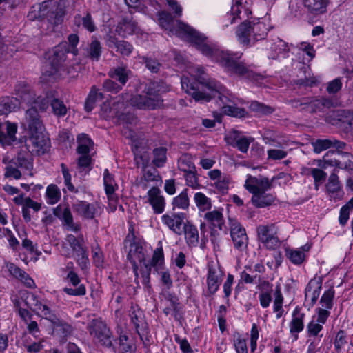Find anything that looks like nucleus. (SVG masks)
Masks as SVG:
<instances>
[{
  "mask_svg": "<svg viewBox=\"0 0 353 353\" xmlns=\"http://www.w3.org/2000/svg\"><path fill=\"white\" fill-rule=\"evenodd\" d=\"M65 241L74 252H79L82 250L83 248H85V240L82 234H80L77 236L71 234H68L65 237Z\"/></svg>",
  "mask_w": 353,
  "mask_h": 353,
  "instance_id": "obj_55",
  "label": "nucleus"
},
{
  "mask_svg": "<svg viewBox=\"0 0 353 353\" xmlns=\"http://www.w3.org/2000/svg\"><path fill=\"white\" fill-rule=\"evenodd\" d=\"M201 79V83L208 88L210 93L200 91L197 83L194 81L192 82L188 77H183L181 80L182 89L190 94L196 101L208 102L213 97L217 98L219 100V94L227 90L226 89H222L221 83L214 79L208 77H202Z\"/></svg>",
  "mask_w": 353,
  "mask_h": 353,
  "instance_id": "obj_4",
  "label": "nucleus"
},
{
  "mask_svg": "<svg viewBox=\"0 0 353 353\" xmlns=\"http://www.w3.org/2000/svg\"><path fill=\"white\" fill-rule=\"evenodd\" d=\"M285 256L290 262L296 265H299L303 263L305 259V254L303 250L298 249H291L286 248L285 249Z\"/></svg>",
  "mask_w": 353,
  "mask_h": 353,
  "instance_id": "obj_54",
  "label": "nucleus"
},
{
  "mask_svg": "<svg viewBox=\"0 0 353 353\" xmlns=\"http://www.w3.org/2000/svg\"><path fill=\"white\" fill-rule=\"evenodd\" d=\"M305 314L302 312L301 307L296 306L292 312V320L289 323L290 333L294 341L299 339V334L304 330V319Z\"/></svg>",
  "mask_w": 353,
  "mask_h": 353,
  "instance_id": "obj_25",
  "label": "nucleus"
},
{
  "mask_svg": "<svg viewBox=\"0 0 353 353\" xmlns=\"http://www.w3.org/2000/svg\"><path fill=\"white\" fill-rule=\"evenodd\" d=\"M233 3L231 7L230 13H227V15L225 17V20L228 22L224 24V26H228L229 23L232 24L236 22V19H241V9L242 8V1L243 0H232Z\"/></svg>",
  "mask_w": 353,
  "mask_h": 353,
  "instance_id": "obj_52",
  "label": "nucleus"
},
{
  "mask_svg": "<svg viewBox=\"0 0 353 353\" xmlns=\"http://www.w3.org/2000/svg\"><path fill=\"white\" fill-rule=\"evenodd\" d=\"M304 174L312 176L314 179V189L319 190V186L326 180L327 173L319 168H305L303 170Z\"/></svg>",
  "mask_w": 353,
  "mask_h": 353,
  "instance_id": "obj_42",
  "label": "nucleus"
},
{
  "mask_svg": "<svg viewBox=\"0 0 353 353\" xmlns=\"http://www.w3.org/2000/svg\"><path fill=\"white\" fill-rule=\"evenodd\" d=\"M347 343V334L343 330H340L336 334L334 340V347L336 353H341L343 348Z\"/></svg>",
  "mask_w": 353,
  "mask_h": 353,
  "instance_id": "obj_63",
  "label": "nucleus"
},
{
  "mask_svg": "<svg viewBox=\"0 0 353 353\" xmlns=\"http://www.w3.org/2000/svg\"><path fill=\"white\" fill-rule=\"evenodd\" d=\"M268 190H262L252 194L251 202L256 208H261L271 205L275 200L273 194L267 193Z\"/></svg>",
  "mask_w": 353,
  "mask_h": 353,
  "instance_id": "obj_34",
  "label": "nucleus"
},
{
  "mask_svg": "<svg viewBox=\"0 0 353 353\" xmlns=\"http://www.w3.org/2000/svg\"><path fill=\"white\" fill-rule=\"evenodd\" d=\"M194 201L199 210V216H202V214L211 210L212 207L211 199L201 192H198L194 194Z\"/></svg>",
  "mask_w": 353,
  "mask_h": 353,
  "instance_id": "obj_41",
  "label": "nucleus"
},
{
  "mask_svg": "<svg viewBox=\"0 0 353 353\" xmlns=\"http://www.w3.org/2000/svg\"><path fill=\"white\" fill-rule=\"evenodd\" d=\"M87 57L92 61H98L101 56L102 48L101 43L96 39L92 38L91 42L86 48Z\"/></svg>",
  "mask_w": 353,
  "mask_h": 353,
  "instance_id": "obj_53",
  "label": "nucleus"
},
{
  "mask_svg": "<svg viewBox=\"0 0 353 353\" xmlns=\"http://www.w3.org/2000/svg\"><path fill=\"white\" fill-rule=\"evenodd\" d=\"M103 94L99 92L95 86H92L85 102V110L88 112H91L94 108L96 102L103 100Z\"/></svg>",
  "mask_w": 353,
  "mask_h": 353,
  "instance_id": "obj_47",
  "label": "nucleus"
},
{
  "mask_svg": "<svg viewBox=\"0 0 353 353\" xmlns=\"http://www.w3.org/2000/svg\"><path fill=\"white\" fill-rule=\"evenodd\" d=\"M233 345L236 353H248L247 339L239 332L233 335Z\"/></svg>",
  "mask_w": 353,
  "mask_h": 353,
  "instance_id": "obj_62",
  "label": "nucleus"
},
{
  "mask_svg": "<svg viewBox=\"0 0 353 353\" xmlns=\"http://www.w3.org/2000/svg\"><path fill=\"white\" fill-rule=\"evenodd\" d=\"M232 177L227 174H224L219 180L214 181L212 186L214 187L218 193L226 194L229 190L230 184L232 183Z\"/></svg>",
  "mask_w": 353,
  "mask_h": 353,
  "instance_id": "obj_59",
  "label": "nucleus"
},
{
  "mask_svg": "<svg viewBox=\"0 0 353 353\" xmlns=\"http://www.w3.org/2000/svg\"><path fill=\"white\" fill-rule=\"evenodd\" d=\"M74 23L78 27L82 25V26L90 32H93L97 29L92 15L89 12H87L83 17H81L80 14H77L74 18Z\"/></svg>",
  "mask_w": 353,
  "mask_h": 353,
  "instance_id": "obj_48",
  "label": "nucleus"
},
{
  "mask_svg": "<svg viewBox=\"0 0 353 353\" xmlns=\"http://www.w3.org/2000/svg\"><path fill=\"white\" fill-rule=\"evenodd\" d=\"M53 214L62 222L63 225L73 219L69 204L67 203L58 205L54 208Z\"/></svg>",
  "mask_w": 353,
  "mask_h": 353,
  "instance_id": "obj_43",
  "label": "nucleus"
},
{
  "mask_svg": "<svg viewBox=\"0 0 353 353\" xmlns=\"http://www.w3.org/2000/svg\"><path fill=\"white\" fill-rule=\"evenodd\" d=\"M65 280L69 282L75 288H64L63 291L70 296H84L86 294V288L84 284L80 283L81 279L79 278L77 273L74 271L68 272Z\"/></svg>",
  "mask_w": 353,
  "mask_h": 353,
  "instance_id": "obj_27",
  "label": "nucleus"
},
{
  "mask_svg": "<svg viewBox=\"0 0 353 353\" xmlns=\"http://www.w3.org/2000/svg\"><path fill=\"white\" fill-rule=\"evenodd\" d=\"M103 184L105 186V191L108 196L112 195L114 193L117 185L115 182L114 176L110 173L108 169H105L103 172Z\"/></svg>",
  "mask_w": 353,
  "mask_h": 353,
  "instance_id": "obj_58",
  "label": "nucleus"
},
{
  "mask_svg": "<svg viewBox=\"0 0 353 353\" xmlns=\"http://www.w3.org/2000/svg\"><path fill=\"white\" fill-rule=\"evenodd\" d=\"M185 217L186 215L183 212L166 213L161 216V221L171 231L177 234H181Z\"/></svg>",
  "mask_w": 353,
  "mask_h": 353,
  "instance_id": "obj_22",
  "label": "nucleus"
},
{
  "mask_svg": "<svg viewBox=\"0 0 353 353\" xmlns=\"http://www.w3.org/2000/svg\"><path fill=\"white\" fill-rule=\"evenodd\" d=\"M329 3V0H303V6L307 12L314 15L325 13Z\"/></svg>",
  "mask_w": 353,
  "mask_h": 353,
  "instance_id": "obj_35",
  "label": "nucleus"
},
{
  "mask_svg": "<svg viewBox=\"0 0 353 353\" xmlns=\"http://www.w3.org/2000/svg\"><path fill=\"white\" fill-rule=\"evenodd\" d=\"M14 90L17 96L15 98L19 99V103L22 102L27 105H33L37 96L30 85L24 82H19L15 85Z\"/></svg>",
  "mask_w": 353,
  "mask_h": 353,
  "instance_id": "obj_30",
  "label": "nucleus"
},
{
  "mask_svg": "<svg viewBox=\"0 0 353 353\" xmlns=\"http://www.w3.org/2000/svg\"><path fill=\"white\" fill-rule=\"evenodd\" d=\"M185 239L189 246H196L199 243V231L197 228L190 222L184 223L183 227Z\"/></svg>",
  "mask_w": 353,
  "mask_h": 353,
  "instance_id": "obj_44",
  "label": "nucleus"
},
{
  "mask_svg": "<svg viewBox=\"0 0 353 353\" xmlns=\"http://www.w3.org/2000/svg\"><path fill=\"white\" fill-rule=\"evenodd\" d=\"M167 149L163 147H159L153 150L154 159L152 163L157 168L163 167L167 160L166 157Z\"/></svg>",
  "mask_w": 353,
  "mask_h": 353,
  "instance_id": "obj_61",
  "label": "nucleus"
},
{
  "mask_svg": "<svg viewBox=\"0 0 353 353\" xmlns=\"http://www.w3.org/2000/svg\"><path fill=\"white\" fill-rule=\"evenodd\" d=\"M46 196L47 203L50 205L57 203L61 196L59 187L55 184H50L46 188Z\"/></svg>",
  "mask_w": 353,
  "mask_h": 353,
  "instance_id": "obj_57",
  "label": "nucleus"
},
{
  "mask_svg": "<svg viewBox=\"0 0 353 353\" xmlns=\"http://www.w3.org/2000/svg\"><path fill=\"white\" fill-rule=\"evenodd\" d=\"M68 43H62L55 46L48 57V64L42 73L43 81L51 82L64 78L76 70L74 63L68 59V54L72 57L78 54L77 46L79 37L77 34H71L68 37Z\"/></svg>",
  "mask_w": 353,
  "mask_h": 353,
  "instance_id": "obj_2",
  "label": "nucleus"
},
{
  "mask_svg": "<svg viewBox=\"0 0 353 353\" xmlns=\"http://www.w3.org/2000/svg\"><path fill=\"white\" fill-rule=\"evenodd\" d=\"M323 279L321 277H314L307 283L305 290V299H310V306H313L317 301L322 288Z\"/></svg>",
  "mask_w": 353,
  "mask_h": 353,
  "instance_id": "obj_29",
  "label": "nucleus"
},
{
  "mask_svg": "<svg viewBox=\"0 0 353 353\" xmlns=\"http://www.w3.org/2000/svg\"><path fill=\"white\" fill-rule=\"evenodd\" d=\"M128 315L130 319V323L134 326L141 340L144 341L143 337L148 332V325L143 311L138 305L132 303ZM143 343H145V342Z\"/></svg>",
  "mask_w": 353,
  "mask_h": 353,
  "instance_id": "obj_14",
  "label": "nucleus"
},
{
  "mask_svg": "<svg viewBox=\"0 0 353 353\" xmlns=\"http://www.w3.org/2000/svg\"><path fill=\"white\" fill-rule=\"evenodd\" d=\"M73 211L86 219H93L99 212L97 203H90L85 201L77 200L72 203Z\"/></svg>",
  "mask_w": 353,
  "mask_h": 353,
  "instance_id": "obj_19",
  "label": "nucleus"
},
{
  "mask_svg": "<svg viewBox=\"0 0 353 353\" xmlns=\"http://www.w3.org/2000/svg\"><path fill=\"white\" fill-rule=\"evenodd\" d=\"M250 27L252 33L253 43L266 37L268 28L265 23L260 21L259 19L256 21H250Z\"/></svg>",
  "mask_w": 353,
  "mask_h": 353,
  "instance_id": "obj_40",
  "label": "nucleus"
},
{
  "mask_svg": "<svg viewBox=\"0 0 353 353\" xmlns=\"http://www.w3.org/2000/svg\"><path fill=\"white\" fill-rule=\"evenodd\" d=\"M239 102L240 99L230 90H225L219 95V105L225 115L236 118L245 117L248 112L244 108L237 106Z\"/></svg>",
  "mask_w": 353,
  "mask_h": 353,
  "instance_id": "obj_7",
  "label": "nucleus"
},
{
  "mask_svg": "<svg viewBox=\"0 0 353 353\" xmlns=\"http://www.w3.org/2000/svg\"><path fill=\"white\" fill-rule=\"evenodd\" d=\"M176 34L182 39L193 43L203 54L218 63L224 70L241 79L256 81L262 76L253 70V66L240 61L241 52L221 50L205 42L206 37L181 21H177Z\"/></svg>",
  "mask_w": 353,
  "mask_h": 353,
  "instance_id": "obj_1",
  "label": "nucleus"
},
{
  "mask_svg": "<svg viewBox=\"0 0 353 353\" xmlns=\"http://www.w3.org/2000/svg\"><path fill=\"white\" fill-rule=\"evenodd\" d=\"M223 273L219 265L213 261L208 263L207 286L210 294H215L221 283Z\"/></svg>",
  "mask_w": 353,
  "mask_h": 353,
  "instance_id": "obj_17",
  "label": "nucleus"
},
{
  "mask_svg": "<svg viewBox=\"0 0 353 353\" xmlns=\"http://www.w3.org/2000/svg\"><path fill=\"white\" fill-rule=\"evenodd\" d=\"M124 108L123 102L117 101L111 105L106 101L101 106L100 117L105 120L117 119L118 122H125L127 124L133 123L137 118L132 114H124L122 110Z\"/></svg>",
  "mask_w": 353,
  "mask_h": 353,
  "instance_id": "obj_9",
  "label": "nucleus"
},
{
  "mask_svg": "<svg viewBox=\"0 0 353 353\" xmlns=\"http://www.w3.org/2000/svg\"><path fill=\"white\" fill-rule=\"evenodd\" d=\"M333 104L332 100L325 97L316 98L312 100L303 99L301 103V105H305L304 108H306L310 112L323 111L325 108H330Z\"/></svg>",
  "mask_w": 353,
  "mask_h": 353,
  "instance_id": "obj_31",
  "label": "nucleus"
},
{
  "mask_svg": "<svg viewBox=\"0 0 353 353\" xmlns=\"http://www.w3.org/2000/svg\"><path fill=\"white\" fill-rule=\"evenodd\" d=\"M335 295V291L333 288H329L327 290H325L322 296L320 299V303L324 308H318L316 310V313L319 310H325L330 313L329 310H331L333 307V301ZM314 317L316 319L317 316H313L312 319Z\"/></svg>",
  "mask_w": 353,
  "mask_h": 353,
  "instance_id": "obj_51",
  "label": "nucleus"
},
{
  "mask_svg": "<svg viewBox=\"0 0 353 353\" xmlns=\"http://www.w3.org/2000/svg\"><path fill=\"white\" fill-rule=\"evenodd\" d=\"M51 323L53 325V332L62 339H66L72 334V327L58 316Z\"/></svg>",
  "mask_w": 353,
  "mask_h": 353,
  "instance_id": "obj_39",
  "label": "nucleus"
},
{
  "mask_svg": "<svg viewBox=\"0 0 353 353\" xmlns=\"http://www.w3.org/2000/svg\"><path fill=\"white\" fill-rule=\"evenodd\" d=\"M183 177L187 186L194 190H198L201 188V185L199 183V174L196 168L183 173Z\"/></svg>",
  "mask_w": 353,
  "mask_h": 353,
  "instance_id": "obj_56",
  "label": "nucleus"
},
{
  "mask_svg": "<svg viewBox=\"0 0 353 353\" xmlns=\"http://www.w3.org/2000/svg\"><path fill=\"white\" fill-rule=\"evenodd\" d=\"M330 316V312L325 310H319L317 317H314L306 325L307 351L306 353H321L319 344L323 336V325Z\"/></svg>",
  "mask_w": 353,
  "mask_h": 353,
  "instance_id": "obj_5",
  "label": "nucleus"
},
{
  "mask_svg": "<svg viewBox=\"0 0 353 353\" xmlns=\"http://www.w3.org/2000/svg\"><path fill=\"white\" fill-rule=\"evenodd\" d=\"M329 122L343 128L347 132L353 131V111L345 109L334 111L329 116Z\"/></svg>",
  "mask_w": 353,
  "mask_h": 353,
  "instance_id": "obj_15",
  "label": "nucleus"
},
{
  "mask_svg": "<svg viewBox=\"0 0 353 353\" xmlns=\"http://www.w3.org/2000/svg\"><path fill=\"white\" fill-rule=\"evenodd\" d=\"M107 43L109 48H116L117 51L123 56H130L133 50V46L130 43L119 40L115 37H110Z\"/></svg>",
  "mask_w": 353,
  "mask_h": 353,
  "instance_id": "obj_36",
  "label": "nucleus"
},
{
  "mask_svg": "<svg viewBox=\"0 0 353 353\" xmlns=\"http://www.w3.org/2000/svg\"><path fill=\"white\" fill-rule=\"evenodd\" d=\"M114 351L117 350L120 353H134L137 350L135 343L133 339L127 334H121L119 338L114 340L113 342Z\"/></svg>",
  "mask_w": 353,
  "mask_h": 353,
  "instance_id": "obj_32",
  "label": "nucleus"
},
{
  "mask_svg": "<svg viewBox=\"0 0 353 353\" xmlns=\"http://www.w3.org/2000/svg\"><path fill=\"white\" fill-rule=\"evenodd\" d=\"M87 330L95 342L108 348H114L112 332L100 319H92L88 324Z\"/></svg>",
  "mask_w": 353,
  "mask_h": 353,
  "instance_id": "obj_8",
  "label": "nucleus"
},
{
  "mask_svg": "<svg viewBox=\"0 0 353 353\" xmlns=\"http://www.w3.org/2000/svg\"><path fill=\"white\" fill-rule=\"evenodd\" d=\"M227 143L230 146L237 148L240 152L246 153L251 143L254 141L252 137H246L241 132L234 130L226 138Z\"/></svg>",
  "mask_w": 353,
  "mask_h": 353,
  "instance_id": "obj_21",
  "label": "nucleus"
},
{
  "mask_svg": "<svg viewBox=\"0 0 353 353\" xmlns=\"http://www.w3.org/2000/svg\"><path fill=\"white\" fill-rule=\"evenodd\" d=\"M236 35L238 41L243 45L253 43L250 21H245L241 23L236 30Z\"/></svg>",
  "mask_w": 353,
  "mask_h": 353,
  "instance_id": "obj_37",
  "label": "nucleus"
},
{
  "mask_svg": "<svg viewBox=\"0 0 353 353\" xmlns=\"http://www.w3.org/2000/svg\"><path fill=\"white\" fill-rule=\"evenodd\" d=\"M163 299L169 302V306L165 307L163 309V313L165 316L172 314L175 320H180L182 318V305L179 301V297L176 294L170 291H163L161 293Z\"/></svg>",
  "mask_w": 353,
  "mask_h": 353,
  "instance_id": "obj_18",
  "label": "nucleus"
},
{
  "mask_svg": "<svg viewBox=\"0 0 353 353\" xmlns=\"http://www.w3.org/2000/svg\"><path fill=\"white\" fill-rule=\"evenodd\" d=\"M244 187L250 193L254 194L262 190H270L272 188V181L262 175L254 176L248 174Z\"/></svg>",
  "mask_w": 353,
  "mask_h": 353,
  "instance_id": "obj_16",
  "label": "nucleus"
},
{
  "mask_svg": "<svg viewBox=\"0 0 353 353\" xmlns=\"http://www.w3.org/2000/svg\"><path fill=\"white\" fill-rule=\"evenodd\" d=\"M43 299H41L38 295L32 292L27 293L24 300L26 305L31 309L33 312H37L41 307Z\"/></svg>",
  "mask_w": 353,
  "mask_h": 353,
  "instance_id": "obj_60",
  "label": "nucleus"
},
{
  "mask_svg": "<svg viewBox=\"0 0 353 353\" xmlns=\"http://www.w3.org/2000/svg\"><path fill=\"white\" fill-rule=\"evenodd\" d=\"M278 228L275 223L259 225L256 227L258 241L269 250H275L281 245L278 236Z\"/></svg>",
  "mask_w": 353,
  "mask_h": 353,
  "instance_id": "obj_10",
  "label": "nucleus"
},
{
  "mask_svg": "<svg viewBox=\"0 0 353 353\" xmlns=\"http://www.w3.org/2000/svg\"><path fill=\"white\" fill-rule=\"evenodd\" d=\"M271 50L274 53L272 56L273 59L282 55L283 57H288L290 51V46L283 40L278 38L271 46Z\"/></svg>",
  "mask_w": 353,
  "mask_h": 353,
  "instance_id": "obj_50",
  "label": "nucleus"
},
{
  "mask_svg": "<svg viewBox=\"0 0 353 353\" xmlns=\"http://www.w3.org/2000/svg\"><path fill=\"white\" fill-rule=\"evenodd\" d=\"M177 168L183 173L196 168L194 163L192 155L189 153L182 154L178 159Z\"/></svg>",
  "mask_w": 353,
  "mask_h": 353,
  "instance_id": "obj_49",
  "label": "nucleus"
},
{
  "mask_svg": "<svg viewBox=\"0 0 353 353\" xmlns=\"http://www.w3.org/2000/svg\"><path fill=\"white\" fill-rule=\"evenodd\" d=\"M132 74V71L125 65L112 68L108 72L109 77L118 81L123 86L126 84Z\"/></svg>",
  "mask_w": 353,
  "mask_h": 353,
  "instance_id": "obj_33",
  "label": "nucleus"
},
{
  "mask_svg": "<svg viewBox=\"0 0 353 353\" xmlns=\"http://www.w3.org/2000/svg\"><path fill=\"white\" fill-rule=\"evenodd\" d=\"M230 233L234 248L240 251H245L248 245V236L245 228L236 220L229 218Z\"/></svg>",
  "mask_w": 353,
  "mask_h": 353,
  "instance_id": "obj_12",
  "label": "nucleus"
},
{
  "mask_svg": "<svg viewBox=\"0 0 353 353\" xmlns=\"http://www.w3.org/2000/svg\"><path fill=\"white\" fill-rule=\"evenodd\" d=\"M161 91L159 83L150 82L145 88L144 94L134 96L131 99V103L139 109L154 110L163 102Z\"/></svg>",
  "mask_w": 353,
  "mask_h": 353,
  "instance_id": "obj_6",
  "label": "nucleus"
},
{
  "mask_svg": "<svg viewBox=\"0 0 353 353\" xmlns=\"http://www.w3.org/2000/svg\"><path fill=\"white\" fill-rule=\"evenodd\" d=\"M30 144L28 142L26 145L28 151H20L17 156L12 159V161L17 167L21 168L23 172H28L30 176H32L31 170L33 168V159L32 153H35L32 150V148H29L28 145Z\"/></svg>",
  "mask_w": 353,
  "mask_h": 353,
  "instance_id": "obj_26",
  "label": "nucleus"
},
{
  "mask_svg": "<svg viewBox=\"0 0 353 353\" xmlns=\"http://www.w3.org/2000/svg\"><path fill=\"white\" fill-rule=\"evenodd\" d=\"M334 154L341 155L343 157H350V154L347 152L329 150L324 154L323 159H319L317 161V165L319 167V169L323 170L328 166H332L341 169L353 170V157L351 156L352 159H348L347 161L342 163L339 159L336 158H330Z\"/></svg>",
  "mask_w": 353,
  "mask_h": 353,
  "instance_id": "obj_13",
  "label": "nucleus"
},
{
  "mask_svg": "<svg viewBox=\"0 0 353 353\" xmlns=\"http://www.w3.org/2000/svg\"><path fill=\"white\" fill-rule=\"evenodd\" d=\"M147 199L154 214H159L164 212L165 199L159 188L156 186L151 188L147 192Z\"/></svg>",
  "mask_w": 353,
  "mask_h": 353,
  "instance_id": "obj_24",
  "label": "nucleus"
},
{
  "mask_svg": "<svg viewBox=\"0 0 353 353\" xmlns=\"http://www.w3.org/2000/svg\"><path fill=\"white\" fill-rule=\"evenodd\" d=\"M20 103L15 97H3L0 98V114H7L19 108Z\"/></svg>",
  "mask_w": 353,
  "mask_h": 353,
  "instance_id": "obj_45",
  "label": "nucleus"
},
{
  "mask_svg": "<svg viewBox=\"0 0 353 353\" xmlns=\"http://www.w3.org/2000/svg\"><path fill=\"white\" fill-rule=\"evenodd\" d=\"M128 137L130 138L132 142V150L134 156V161L137 167H142L145 169L149 164V155L147 152L143 151L141 148L137 145L135 133L134 131L130 130Z\"/></svg>",
  "mask_w": 353,
  "mask_h": 353,
  "instance_id": "obj_28",
  "label": "nucleus"
},
{
  "mask_svg": "<svg viewBox=\"0 0 353 353\" xmlns=\"http://www.w3.org/2000/svg\"><path fill=\"white\" fill-rule=\"evenodd\" d=\"M23 128L28 132V142L29 148L38 155L45 154L50 145V139L44 134L45 127L38 110L35 107L28 108L25 113V118L22 122Z\"/></svg>",
  "mask_w": 353,
  "mask_h": 353,
  "instance_id": "obj_3",
  "label": "nucleus"
},
{
  "mask_svg": "<svg viewBox=\"0 0 353 353\" xmlns=\"http://www.w3.org/2000/svg\"><path fill=\"white\" fill-rule=\"evenodd\" d=\"M127 259L132 265L133 272L135 276V281L139 276L138 263L145 261V252L143 246L138 242H132L130 243V250L127 256Z\"/></svg>",
  "mask_w": 353,
  "mask_h": 353,
  "instance_id": "obj_23",
  "label": "nucleus"
},
{
  "mask_svg": "<svg viewBox=\"0 0 353 353\" xmlns=\"http://www.w3.org/2000/svg\"><path fill=\"white\" fill-rule=\"evenodd\" d=\"M17 129V123L0 120V143L3 146L11 145L16 141Z\"/></svg>",
  "mask_w": 353,
  "mask_h": 353,
  "instance_id": "obj_20",
  "label": "nucleus"
},
{
  "mask_svg": "<svg viewBox=\"0 0 353 353\" xmlns=\"http://www.w3.org/2000/svg\"><path fill=\"white\" fill-rule=\"evenodd\" d=\"M188 192V188H184L179 195L172 199L171 205L173 210L176 209L188 210L189 208Z\"/></svg>",
  "mask_w": 353,
  "mask_h": 353,
  "instance_id": "obj_46",
  "label": "nucleus"
},
{
  "mask_svg": "<svg viewBox=\"0 0 353 353\" xmlns=\"http://www.w3.org/2000/svg\"><path fill=\"white\" fill-rule=\"evenodd\" d=\"M204 222L200 225V229L201 232L205 229L206 225H208L211 228V242L215 245L216 239V229L223 230L225 228V221L223 215V209H214V210H208L203 214L202 216Z\"/></svg>",
  "mask_w": 353,
  "mask_h": 353,
  "instance_id": "obj_11",
  "label": "nucleus"
},
{
  "mask_svg": "<svg viewBox=\"0 0 353 353\" xmlns=\"http://www.w3.org/2000/svg\"><path fill=\"white\" fill-rule=\"evenodd\" d=\"M50 106L52 113L57 117H64L68 112V108L64 103L56 98L50 101Z\"/></svg>",
  "mask_w": 353,
  "mask_h": 353,
  "instance_id": "obj_64",
  "label": "nucleus"
},
{
  "mask_svg": "<svg viewBox=\"0 0 353 353\" xmlns=\"http://www.w3.org/2000/svg\"><path fill=\"white\" fill-rule=\"evenodd\" d=\"M327 191L330 194V196L336 199H339L343 196V192L341 190V186L339 180V176L335 173H332L328 179V182L326 185Z\"/></svg>",
  "mask_w": 353,
  "mask_h": 353,
  "instance_id": "obj_38",
  "label": "nucleus"
}]
</instances>
